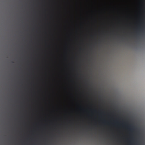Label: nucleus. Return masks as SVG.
<instances>
[{"label":"nucleus","instance_id":"f257e3e1","mask_svg":"<svg viewBox=\"0 0 145 145\" xmlns=\"http://www.w3.org/2000/svg\"><path fill=\"white\" fill-rule=\"evenodd\" d=\"M129 127H131V128H129V129L131 130H133L134 129V127L133 126H131V125Z\"/></svg>","mask_w":145,"mask_h":145},{"label":"nucleus","instance_id":"f03ea898","mask_svg":"<svg viewBox=\"0 0 145 145\" xmlns=\"http://www.w3.org/2000/svg\"><path fill=\"white\" fill-rule=\"evenodd\" d=\"M140 29H141V28L139 27H138V29H137V30H140Z\"/></svg>","mask_w":145,"mask_h":145},{"label":"nucleus","instance_id":"7ed1b4c3","mask_svg":"<svg viewBox=\"0 0 145 145\" xmlns=\"http://www.w3.org/2000/svg\"><path fill=\"white\" fill-rule=\"evenodd\" d=\"M137 33H138V31H137Z\"/></svg>","mask_w":145,"mask_h":145}]
</instances>
